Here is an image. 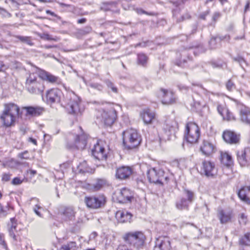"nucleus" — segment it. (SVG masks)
<instances>
[{
	"label": "nucleus",
	"instance_id": "f257e3e1",
	"mask_svg": "<svg viewBox=\"0 0 250 250\" xmlns=\"http://www.w3.org/2000/svg\"><path fill=\"white\" fill-rule=\"evenodd\" d=\"M0 116L3 125L5 127L14 126L19 118L20 107L12 103L5 104Z\"/></svg>",
	"mask_w": 250,
	"mask_h": 250
},
{
	"label": "nucleus",
	"instance_id": "f03ea898",
	"mask_svg": "<svg viewBox=\"0 0 250 250\" xmlns=\"http://www.w3.org/2000/svg\"><path fill=\"white\" fill-rule=\"evenodd\" d=\"M122 239L125 243L130 247H133L139 250L143 247L146 240V236L140 231H129L123 235Z\"/></svg>",
	"mask_w": 250,
	"mask_h": 250
},
{
	"label": "nucleus",
	"instance_id": "7ed1b4c3",
	"mask_svg": "<svg viewBox=\"0 0 250 250\" xmlns=\"http://www.w3.org/2000/svg\"><path fill=\"white\" fill-rule=\"evenodd\" d=\"M25 86L27 90L33 94H41L44 89V86L42 81L39 74L30 73L27 78Z\"/></svg>",
	"mask_w": 250,
	"mask_h": 250
},
{
	"label": "nucleus",
	"instance_id": "20e7f679",
	"mask_svg": "<svg viewBox=\"0 0 250 250\" xmlns=\"http://www.w3.org/2000/svg\"><path fill=\"white\" fill-rule=\"evenodd\" d=\"M123 144L127 149L137 147L140 144L141 136L135 129H130L123 133Z\"/></svg>",
	"mask_w": 250,
	"mask_h": 250
},
{
	"label": "nucleus",
	"instance_id": "39448f33",
	"mask_svg": "<svg viewBox=\"0 0 250 250\" xmlns=\"http://www.w3.org/2000/svg\"><path fill=\"white\" fill-rule=\"evenodd\" d=\"M146 174L150 183L162 185L167 184L169 181L168 177L165 175V171L161 169L149 168L147 170Z\"/></svg>",
	"mask_w": 250,
	"mask_h": 250
},
{
	"label": "nucleus",
	"instance_id": "423d86ee",
	"mask_svg": "<svg viewBox=\"0 0 250 250\" xmlns=\"http://www.w3.org/2000/svg\"><path fill=\"white\" fill-rule=\"evenodd\" d=\"M66 108L70 114H78L82 112L80 107V100L74 93L68 92L64 97Z\"/></svg>",
	"mask_w": 250,
	"mask_h": 250
},
{
	"label": "nucleus",
	"instance_id": "0eeeda50",
	"mask_svg": "<svg viewBox=\"0 0 250 250\" xmlns=\"http://www.w3.org/2000/svg\"><path fill=\"white\" fill-rule=\"evenodd\" d=\"M200 136V130L195 123L189 122L186 125L184 138L187 141L191 144L198 142Z\"/></svg>",
	"mask_w": 250,
	"mask_h": 250
},
{
	"label": "nucleus",
	"instance_id": "6e6552de",
	"mask_svg": "<svg viewBox=\"0 0 250 250\" xmlns=\"http://www.w3.org/2000/svg\"><path fill=\"white\" fill-rule=\"evenodd\" d=\"M87 136L83 133L81 135H72L68 137L67 147L70 148L83 149L87 144Z\"/></svg>",
	"mask_w": 250,
	"mask_h": 250
},
{
	"label": "nucleus",
	"instance_id": "1a4fd4ad",
	"mask_svg": "<svg viewBox=\"0 0 250 250\" xmlns=\"http://www.w3.org/2000/svg\"><path fill=\"white\" fill-rule=\"evenodd\" d=\"M84 201L88 208L97 209L104 206L106 202V198L104 195L101 194L85 197Z\"/></svg>",
	"mask_w": 250,
	"mask_h": 250
},
{
	"label": "nucleus",
	"instance_id": "9d476101",
	"mask_svg": "<svg viewBox=\"0 0 250 250\" xmlns=\"http://www.w3.org/2000/svg\"><path fill=\"white\" fill-rule=\"evenodd\" d=\"M101 116V122L106 125L110 126L115 122L117 117V113L114 107L109 105L107 109L102 110Z\"/></svg>",
	"mask_w": 250,
	"mask_h": 250
},
{
	"label": "nucleus",
	"instance_id": "9b49d317",
	"mask_svg": "<svg viewBox=\"0 0 250 250\" xmlns=\"http://www.w3.org/2000/svg\"><path fill=\"white\" fill-rule=\"evenodd\" d=\"M184 197L178 201L176 203V207L180 210L187 209L189 204H190L194 199V193L192 191L188 189H185L183 191Z\"/></svg>",
	"mask_w": 250,
	"mask_h": 250
},
{
	"label": "nucleus",
	"instance_id": "f8f14e48",
	"mask_svg": "<svg viewBox=\"0 0 250 250\" xmlns=\"http://www.w3.org/2000/svg\"><path fill=\"white\" fill-rule=\"evenodd\" d=\"M134 194L129 189L123 188L117 192V200L120 203L131 202L133 199Z\"/></svg>",
	"mask_w": 250,
	"mask_h": 250
},
{
	"label": "nucleus",
	"instance_id": "ddd939ff",
	"mask_svg": "<svg viewBox=\"0 0 250 250\" xmlns=\"http://www.w3.org/2000/svg\"><path fill=\"white\" fill-rule=\"evenodd\" d=\"M158 96L162 98V103L163 104H171L176 103V98L173 92L161 88L158 93Z\"/></svg>",
	"mask_w": 250,
	"mask_h": 250
},
{
	"label": "nucleus",
	"instance_id": "4468645a",
	"mask_svg": "<svg viewBox=\"0 0 250 250\" xmlns=\"http://www.w3.org/2000/svg\"><path fill=\"white\" fill-rule=\"evenodd\" d=\"M237 161L241 167L248 165L250 160V147H247L237 152Z\"/></svg>",
	"mask_w": 250,
	"mask_h": 250
},
{
	"label": "nucleus",
	"instance_id": "2eb2a0df",
	"mask_svg": "<svg viewBox=\"0 0 250 250\" xmlns=\"http://www.w3.org/2000/svg\"><path fill=\"white\" fill-rule=\"evenodd\" d=\"M59 213L62 219L69 221L74 219L76 212L72 207H62L59 209Z\"/></svg>",
	"mask_w": 250,
	"mask_h": 250
},
{
	"label": "nucleus",
	"instance_id": "dca6fc26",
	"mask_svg": "<svg viewBox=\"0 0 250 250\" xmlns=\"http://www.w3.org/2000/svg\"><path fill=\"white\" fill-rule=\"evenodd\" d=\"M171 249L169 238L166 236H161L156 240L153 250H171Z\"/></svg>",
	"mask_w": 250,
	"mask_h": 250
},
{
	"label": "nucleus",
	"instance_id": "f3484780",
	"mask_svg": "<svg viewBox=\"0 0 250 250\" xmlns=\"http://www.w3.org/2000/svg\"><path fill=\"white\" fill-rule=\"evenodd\" d=\"M62 95V92L57 88H53L47 91L46 95L47 103L53 104L60 102Z\"/></svg>",
	"mask_w": 250,
	"mask_h": 250
},
{
	"label": "nucleus",
	"instance_id": "a211bd4d",
	"mask_svg": "<svg viewBox=\"0 0 250 250\" xmlns=\"http://www.w3.org/2000/svg\"><path fill=\"white\" fill-rule=\"evenodd\" d=\"M92 154L95 159L99 160H105L107 157L104 148L98 143L92 149Z\"/></svg>",
	"mask_w": 250,
	"mask_h": 250
},
{
	"label": "nucleus",
	"instance_id": "6ab92c4d",
	"mask_svg": "<svg viewBox=\"0 0 250 250\" xmlns=\"http://www.w3.org/2000/svg\"><path fill=\"white\" fill-rule=\"evenodd\" d=\"M237 195L240 199L244 203L250 205V187L243 186L238 190Z\"/></svg>",
	"mask_w": 250,
	"mask_h": 250
},
{
	"label": "nucleus",
	"instance_id": "aec40b11",
	"mask_svg": "<svg viewBox=\"0 0 250 250\" xmlns=\"http://www.w3.org/2000/svg\"><path fill=\"white\" fill-rule=\"evenodd\" d=\"M223 138L226 142L230 144H237L239 143L240 140L239 135L230 130L224 131L223 134Z\"/></svg>",
	"mask_w": 250,
	"mask_h": 250
},
{
	"label": "nucleus",
	"instance_id": "412c9836",
	"mask_svg": "<svg viewBox=\"0 0 250 250\" xmlns=\"http://www.w3.org/2000/svg\"><path fill=\"white\" fill-rule=\"evenodd\" d=\"M132 170L129 167L123 166L116 170V176L120 179H126L132 174Z\"/></svg>",
	"mask_w": 250,
	"mask_h": 250
},
{
	"label": "nucleus",
	"instance_id": "4be33fe9",
	"mask_svg": "<svg viewBox=\"0 0 250 250\" xmlns=\"http://www.w3.org/2000/svg\"><path fill=\"white\" fill-rule=\"evenodd\" d=\"M39 76L42 81H46L51 83H59L60 82L58 77L53 75L44 70H41L39 73ZM42 83H43V82Z\"/></svg>",
	"mask_w": 250,
	"mask_h": 250
},
{
	"label": "nucleus",
	"instance_id": "5701e85b",
	"mask_svg": "<svg viewBox=\"0 0 250 250\" xmlns=\"http://www.w3.org/2000/svg\"><path fill=\"white\" fill-rule=\"evenodd\" d=\"M140 116L145 124H150L155 119V113L147 108L143 110L140 113Z\"/></svg>",
	"mask_w": 250,
	"mask_h": 250
},
{
	"label": "nucleus",
	"instance_id": "b1692460",
	"mask_svg": "<svg viewBox=\"0 0 250 250\" xmlns=\"http://www.w3.org/2000/svg\"><path fill=\"white\" fill-rule=\"evenodd\" d=\"M202 169L205 174L208 177H212L216 173L215 166L209 161H204L202 163Z\"/></svg>",
	"mask_w": 250,
	"mask_h": 250
},
{
	"label": "nucleus",
	"instance_id": "393cba45",
	"mask_svg": "<svg viewBox=\"0 0 250 250\" xmlns=\"http://www.w3.org/2000/svg\"><path fill=\"white\" fill-rule=\"evenodd\" d=\"M200 150L204 154L209 156L214 152L215 146L210 142L204 140L200 147Z\"/></svg>",
	"mask_w": 250,
	"mask_h": 250
},
{
	"label": "nucleus",
	"instance_id": "a878e982",
	"mask_svg": "<svg viewBox=\"0 0 250 250\" xmlns=\"http://www.w3.org/2000/svg\"><path fill=\"white\" fill-rule=\"evenodd\" d=\"M217 217L221 224H227L231 220V213L230 211L219 209L217 212Z\"/></svg>",
	"mask_w": 250,
	"mask_h": 250
},
{
	"label": "nucleus",
	"instance_id": "bb28decb",
	"mask_svg": "<svg viewBox=\"0 0 250 250\" xmlns=\"http://www.w3.org/2000/svg\"><path fill=\"white\" fill-rule=\"evenodd\" d=\"M132 216L131 213L123 210H119L115 214L116 218L120 223L130 222Z\"/></svg>",
	"mask_w": 250,
	"mask_h": 250
},
{
	"label": "nucleus",
	"instance_id": "cd10ccee",
	"mask_svg": "<svg viewBox=\"0 0 250 250\" xmlns=\"http://www.w3.org/2000/svg\"><path fill=\"white\" fill-rule=\"evenodd\" d=\"M22 109L26 111V115L31 116H38L40 115L43 111V108L39 106H24Z\"/></svg>",
	"mask_w": 250,
	"mask_h": 250
},
{
	"label": "nucleus",
	"instance_id": "c85d7f7f",
	"mask_svg": "<svg viewBox=\"0 0 250 250\" xmlns=\"http://www.w3.org/2000/svg\"><path fill=\"white\" fill-rule=\"evenodd\" d=\"M240 119L243 123L250 125V109L248 107L242 108L240 111Z\"/></svg>",
	"mask_w": 250,
	"mask_h": 250
},
{
	"label": "nucleus",
	"instance_id": "c756f323",
	"mask_svg": "<svg viewBox=\"0 0 250 250\" xmlns=\"http://www.w3.org/2000/svg\"><path fill=\"white\" fill-rule=\"evenodd\" d=\"M230 39L229 36H226L225 37H222L218 38L217 37H212L211 38L210 41L209 42V45L211 49H215L217 48L219 46V43L221 40H223L224 39H227V41H229Z\"/></svg>",
	"mask_w": 250,
	"mask_h": 250
},
{
	"label": "nucleus",
	"instance_id": "7c9ffc66",
	"mask_svg": "<svg viewBox=\"0 0 250 250\" xmlns=\"http://www.w3.org/2000/svg\"><path fill=\"white\" fill-rule=\"evenodd\" d=\"M11 226L8 228V232L9 235L14 240H17L16 235L15 234V232L17 231V220L15 218H12L10 219Z\"/></svg>",
	"mask_w": 250,
	"mask_h": 250
},
{
	"label": "nucleus",
	"instance_id": "2f4dec72",
	"mask_svg": "<svg viewBox=\"0 0 250 250\" xmlns=\"http://www.w3.org/2000/svg\"><path fill=\"white\" fill-rule=\"evenodd\" d=\"M222 162L227 166H230L233 163L231 156L227 152L221 154Z\"/></svg>",
	"mask_w": 250,
	"mask_h": 250
},
{
	"label": "nucleus",
	"instance_id": "473e14b6",
	"mask_svg": "<svg viewBox=\"0 0 250 250\" xmlns=\"http://www.w3.org/2000/svg\"><path fill=\"white\" fill-rule=\"evenodd\" d=\"M39 36L42 40L47 41H53L55 42H58L60 41V38L57 36L53 37L52 35H49L47 33H42L39 35Z\"/></svg>",
	"mask_w": 250,
	"mask_h": 250
},
{
	"label": "nucleus",
	"instance_id": "72a5a7b5",
	"mask_svg": "<svg viewBox=\"0 0 250 250\" xmlns=\"http://www.w3.org/2000/svg\"><path fill=\"white\" fill-rule=\"evenodd\" d=\"M77 246L75 242H70L64 244L60 248V250H76Z\"/></svg>",
	"mask_w": 250,
	"mask_h": 250
},
{
	"label": "nucleus",
	"instance_id": "f704fd0d",
	"mask_svg": "<svg viewBox=\"0 0 250 250\" xmlns=\"http://www.w3.org/2000/svg\"><path fill=\"white\" fill-rule=\"evenodd\" d=\"M166 122V124L165 129H168L169 133H171L174 131L177 126V123L174 121L170 122V121L168 120H167Z\"/></svg>",
	"mask_w": 250,
	"mask_h": 250
},
{
	"label": "nucleus",
	"instance_id": "c9c22d12",
	"mask_svg": "<svg viewBox=\"0 0 250 250\" xmlns=\"http://www.w3.org/2000/svg\"><path fill=\"white\" fill-rule=\"evenodd\" d=\"M147 57L143 53H140L138 55V63L142 66H145L147 63Z\"/></svg>",
	"mask_w": 250,
	"mask_h": 250
},
{
	"label": "nucleus",
	"instance_id": "e433bc0d",
	"mask_svg": "<svg viewBox=\"0 0 250 250\" xmlns=\"http://www.w3.org/2000/svg\"><path fill=\"white\" fill-rule=\"evenodd\" d=\"M78 167L80 172L82 173H89L92 172V169L88 167L87 163L85 161L81 163Z\"/></svg>",
	"mask_w": 250,
	"mask_h": 250
},
{
	"label": "nucleus",
	"instance_id": "4c0bfd02",
	"mask_svg": "<svg viewBox=\"0 0 250 250\" xmlns=\"http://www.w3.org/2000/svg\"><path fill=\"white\" fill-rule=\"evenodd\" d=\"M92 30V27L90 26H86L82 29L78 30L77 35L79 36H84L91 32Z\"/></svg>",
	"mask_w": 250,
	"mask_h": 250
},
{
	"label": "nucleus",
	"instance_id": "58836bf2",
	"mask_svg": "<svg viewBox=\"0 0 250 250\" xmlns=\"http://www.w3.org/2000/svg\"><path fill=\"white\" fill-rule=\"evenodd\" d=\"M16 38L22 42L25 43L30 45H33V43L30 39V38L29 37L17 36Z\"/></svg>",
	"mask_w": 250,
	"mask_h": 250
},
{
	"label": "nucleus",
	"instance_id": "ea45409f",
	"mask_svg": "<svg viewBox=\"0 0 250 250\" xmlns=\"http://www.w3.org/2000/svg\"><path fill=\"white\" fill-rule=\"evenodd\" d=\"M210 64L213 68H223L224 66H226L225 62H211Z\"/></svg>",
	"mask_w": 250,
	"mask_h": 250
},
{
	"label": "nucleus",
	"instance_id": "a19ab883",
	"mask_svg": "<svg viewBox=\"0 0 250 250\" xmlns=\"http://www.w3.org/2000/svg\"><path fill=\"white\" fill-rule=\"evenodd\" d=\"M105 83L106 84L108 88L111 89L112 91L114 93H117L118 89L116 87H115L114 84L109 80H106L105 81Z\"/></svg>",
	"mask_w": 250,
	"mask_h": 250
},
{
	"label": "nucleus",
	"instance_id": "79ce46f5",
	"mask_svg": "<svg viewBox=\"0 0 250 250\" xmlns=\"http://www.w3.org/2000/svg\"><path fill=\"white\" fill-rule=\"evenodd\" d=\"M18 157L21 159L28 160L30 159L29 152L27 150L19 153Z\"/></svg>",
	"mask_w": 250,
	"mask_h": 250
},
{
	"label": "nucleus",
	"instance_id": "37998d69",
	"mask_svg": "<svg viewBox=\"0 0 250 250\" xmlns=\"http://www.w3.org/2000/svg\"><path fill=\"white\" fill-rule=\"evenodd\" d=\"M225 118H223L224 119H225L229 121L235 120L234 117L233 116L232 114L229 111L228 109L225 110Z\"/></svg>",
	"mask_w": 250,
	"mask_h": 250
},
{
	"label": "nucleus",
	"instance_id": "c03bdc74",
	"mask_svg": "<svg viewBox=\"0 0 250 250\" xmlns=\"http://www.w3.org/2000/svg\"><path fill=\"white\" fill-rule=\"evenodd\" d=\"M226 88L229 91H232L235 88V84L231 80L228 81L226 84Z\"/></svg>",
	"mask_w": 250,
	"mask_h": 250
},
{
	"label": "nucleus",
	"instance_id": "a18cd8bd",
	"mask_svg": "<svg viewBox=\"0 0 250 250\" xmlns=\"http://www.w3.org/2000/svg\"><path fill=\"white\" fill-rule=\"evenodd\" d=\"M227 108L225 107L224 106L219 104L217 106V110L219 113L223 117V118H225V110H228Z\"/></svg>",
	"mask_w": 250,
	"mask_h": 250
},
{
	"label": "nucleus",
	"instance_id": "49530a36",
	"mask_svg": "<svg viewBox=\"0 0 250 250\" xmlns=\"http://www.w3.org/2000/svg\"><path fill=\"white\" fill-rule=\"evenodd\" d=\"M247 221V216L244 213H241L239 217V222L241 225H245Z\"/></svg>",
	"mask_w": 250,
	"mask_h": 250
},
{
	"label": "nucleus",
	"instance_id": "de8ad7c7",
	"mask_svg": "<svg viewBox=\"0 0 250 250\" xmlns=\"http://www.w3.org/2000/svg\"><path fill=\"white\" fill-rule=\"evenodd\" d=\"M6 208H8V207H6L5 208L3 207L1 203H0V217H4L7 214V211L6 210Z\"/></svg>",
	"mask_w": 250,
	"mask_h": 250
},
{
	"label": "nucleus",
	"instance_id": "09e8293b",
	"mask_svg": "<svg viewBox=\"0 0 250 250\" xmlns=\"http://www.w3.org/2000/svg\"><path fill=\"white\" fill-rule=\"evenodd\" d=\"M104 182L103 180H98L97 183L94 185V189L96 190H98L103 186Z\"/></svg>",
	"mask_w": 250,
	"mask_h": 250
},
{
	"label": "nucleus",
	"instance_id": "8fccbe9b",
	"mask_svg": "<svg viewBox=\"0 0 250 250\" xmlns=\"http://www.w3.org/2000/svg\"><path fill=\"white\" fill-rule=\"evenodd\" d=\"M11 175V174L9 173H4L2 175V181L8 182L10 180Z\"/></svg>",
	"mask_w": 250,
	"mask_h": 250
},
{
	"label": "nucleus",
	"instance_id": "3c124183",
	"mask_svg": "<svg viewBox=\"0 0 250 250\" xmlns=\"http://www.w3.org/2000/svg\"><path fill=\"white\" fill-rule=\"evenodd\" d=\"M127 244H120L118 246L116 250H132L131 248H129Z\"/></svg>",
	"mask_w": 250,
	"mask_h": 250
},
{
	"label": "nucleus",
	"instance_id": "603ef678",
	"mask_svg": "<svg viewBox=\"0 0 250 250\" xmlns=\"http://www.w3.org/2000/svg\"><path fill=\"white\" fill-rule=\"evenodd\" d=\"M89 86L93 88L96 89L99 91L102 90L103 87V86L97 83H91L89 84Z\"/></svg>",
	"mask_w": 250,
	"mask_h": 250
},
{
	"label": "nucleus",
	"instance_id": "864d4df0",
	"mask_svg": "<svg viewBox=\"0 0 250 250\" xmlns=\"http://www.w3.org/2000/svg\"><path fill=\"white\" fill-rule=\"evenodd\" d=\"M23 182V180H21L19 177L14 178L12 181V184L14 185H21Z\"/></svg>",
	"mask_w": 250,
	"mask_h": 250
},
{
	"label": "nucleus",
	"instance_id": "5fc2aeb1",
	"mask_svg": "<svg viewBox=\"0 0 250 250\" xmlns=\"http://www.w3.org/2000/svg\"><path fill=\"white\" fill-rule=\"evenodd\" d=\"M234 60L237 62H239V63L240 64V65L243 67V63H245L246 64V61H245V60L241 57H236V58H235L234 59Z\"/></svg>",
	"mask_w": 250,
	"mask_h": 250
},
{
	"label": "nucleus",
	"instance_id": "6e6d98bb",
	"mask_svg": "<svg viewBox=\"0 0 250 250\" xmlns=\"http://www.w3.org/2000/svg\"><path fill=\"white\" fill-rule=\"evenodd\" d=\"M193 103L191 104V106L195 109H198L201 105L200 102L198 101H195V99H193Z\"/></svg>",
	"mask_w": 250,
	"mask_h": 250
},
{
	"label": "nucleus",
	"instance_id": "4d7b16f0",
	"mask_svg": "<svg viewBox=\"0 0 250 250\" xmlns=\"http://www.w3.org/2000/svg\"><path fill=\"white\" fill-rule=\"evenodd\" d=\"M221 17V14L219 12H215L214 13L212 19L214 22V23L220 18Z\"/></svg>",
	"mask_w": 250,
	"mask_h": 250
},
{
	"label": "nucleus",
	"instance_id": "13d9d810",
	"mask_svg": "<svg viewBox=\"0 0 250 250\" xmlns=\"http://www.w3.org/2000/svg\"><path fill=\"white\" fill-rule=\"evenodd\" d=\"M196 51H194L193 53L195 54V55H196L197 52L199 53H203L205 52L206 51V49L204 48V47L202 45L199 46L196 49Z\"/></svg>",
	"mask_w": 250,
	"mask_h": 250
},
{
	"label": "nucleus",
	"instance_id": "bf43d9fd",
	"mask_svg": "<svg viewBox=\"0 0 250 250\" xmlns=\"http://www.w3.org/2000/svg\"><path fill=\"white\" fill-rule=\"evenodd\" d=\"M0 244L4 248H7L6 243L5 241L4 237L0 234Z\"/></svg>",
	"mask_w": 250,
	"mask_h": 250
},
{
	"label": "nucleus",
	"instance_id": "052dcab7",
	"mask_svg": "<svg viewBox=\"0 0 250 250\" xmlns=\"http://www.w3.org/2000/svg\"><path fill=\"white\" fill-rule=\"evenodd\" d=\"M187 62L186 60H183V62L180 61L179 62H177L176 64L179 66L185 67L186 66V64L187 63Z\"/></svg>",
	"mask_w": 250,
	"mask_h": 250
},
{
	"label": "nucleus",
	"instance_id": "680f3d73",
	"mask_svg": "<svg viewBox=\"0 0 250 250\" xmlns=\"http://www.w3.org/2000/svg\"><path fill=\"white\" fill-rule=\"evenodd\" d=\"M190 16L188 14H186V16H182L181 18L180 19H177V22H181L182 21H183L186 19H188L190 18Z\"/></svg>",
	"mask_w": 250,
	"mask_h": 250
},
{
	"label": "nucleus",
	"instance_id": "e2e57ef3",
	"mask_svg": "<svg viewBox=\"0 0 250 250\" xmlns=\"http://www.w3.org/2000/svg\"><path fill=\"white\" fill-rule=\"evenodd\" d=\"M209 10H208L206 11H205V12H204V13H202L201 14H200V16H199V17L201 19L205 20L206 16L208 15L209 14Z\"/></svg>",
	"mask_w": 250,
	"mask_h": 250
},
{
	"label": "nucleus",
	"instance_id": "0e129e2a",
	"mask_svg": "<svg viewBox=\"0 0 250 250\" xmlns=\"http://www.w3.org/2000/svg\"><path fill=\"white\" fill-rule=\"evenodd\" d=\"M41 207L38 205H36L35 207L34 208V211L35 213L39 217H42L41 213L38 210V209L40 208Z\"/></svg>",
	"mask_w": 250,
	"mask_h": 250
},
{
	"label": "nucleus",
	"instance_id": "69168bd1",
	"mask_svg": "<svg viewBox=\"0 0 250 250\" xmlns=\"http://www.w3.org/2000/svg\"><path fill=\"white\" fill-rule=\"evenodd\" d=\"M250 8V0L247 1V3L245 7L244 13H246L247 11L249 10Z\"/></svg>",
	"mask_w": 250,
	"mask_h": 250
},
{
	"label": "nucleus",
	"instance_id": "338daca9",
	"mask_svg": "<svg viewBox=\"0 0 250 250\" xmlns=\"http://www.w3.org/2000/svg\"><path fill=\"white\" fill-rule=\"evenodd\" d=\"M28 141L33 143L35 145H37V142L36 140L33 138H31V137L29 138Z\"/></svg>",
	"mask_w": 250,
	"mask_h": 250
},
{
	"label": "nucleus",
	"instance_id": "774afa93",
	"mask_svg": "<svg viewBox=\"0 0 250 250\" xmlns=\"http://www.w3.org/2000/svg\"><path fill=\"white\" fill-rule=\"evenodd\" d=\"M245 237L246 239L248 240V242L247 243L248 245H250V232L245 234Z\"/></svg>",
	"mask_w": 250,
	"mask_h": 250
}]
</instances>
